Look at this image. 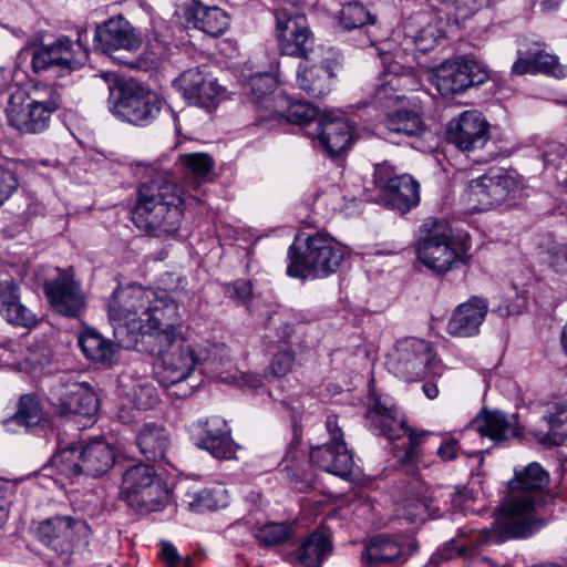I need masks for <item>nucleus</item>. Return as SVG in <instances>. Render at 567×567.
I'll list each match as a JSON object with an SVG mask.
<instances>
[{
    "mask_svg": "<svg viewBox=\"0 0 567 567\" xmlns=\"http://www.w3.org/2000/svg\"><path fill=\"white\" fill-rule=\"evenodd\" d=\"M347 255L346 248L330 235L316 233L307 237L305 248L291 245L287 274L295 278H324L337 271Z\"/></svg>",
    "mask_w": 567,
    "mask_h": 567,
    "instance_id": "5",
    "label": "nucleus"
},
{
    "mask_svg": "<svg viewBox=\"0 0 567 567\" xmlns=\"http://www.w3.org/2000/svg\"><path fill=\"white\" fill-rule=\"evenodd\" d=\"M31 65L34 72L53 68L48 45H39L32 50Z\"/></svg>",
    "mask_w": 567,
    "mask_h": 567,
    "instance_id": "56",
    "label": "nucleus"
},
{
    "mask_svg": "<svg viewBox=\"0 0 567 567\" xmlns=\"http://www.w3.org/2000/svg\"><path fill=\"white\" fill-rule=\"evenodd\" d=\"M415 549L414 540L399 544L390 537H373L362 550L361 564L364 567H395L406 561Z\"/></svg>",
    "mask_w": 567,
    "mask_h": 567,
    "instance_id": "22",
    "label": "nucleus"
},
{
    "mask_svg": "<svg viewBox=\"0 0 567 567\" xmlns=\"http://www.w3.org/2000/svg\"><path fill=\"white\" fill-rule=\"evenodd\" d=\"M386 365L391 373L406 382H417L430 374H437L440 368L431 344L417 338L398 341L388 357Z\"/></svg>",
    "mask_w": 567,
    "mask_h": 567,
    "instance_id": "8",
    "label": "nucleus"
},
{
    "mask_svg": "<svg viewBox=\"0 0 567 567\" xmlns=\"http://www.w3.org/2000/svg\"><path fill=\"white\" fill-rule=\"evenodd\" d=\"M396 175H394V168L388 164L382 163L378 164L374 169V183L383 188V193L385 192V187H388L392 179H394Z\"/></svg>",
    "mask_w": 567,
    "mask_h": 567,
    "instance_id": "59",
    "label": "nucleus"
},
{
    "mask_svg": "<svg viewBox=\"0 0 567 567\" xmlns=\"http://www.w3.org/2000/svg\"><path fill=\"white\" fill-rule=\"evenodd\" d=\"M78 343L87 360L102 365H111L116 359L117 348L121 347L93 329L82 331Z\"/></svg>",
    "mask_w": 567,
    "mask_h": 567,
    "instance_id": "32",
    "label": "nucleus"
},
{
    "mask_svg": "<svg viewBox=\"0 0 567 567\" xmlns=\"http://www.w3.org/2000/svg\"><path fill=\"white\" fill-rule=\"evenodd\" d=\"M417 259L432 271L442 275L464 262V250L453 239L446 220H435L416 246Z\"/></svg>",
    "mask_w": 567,
    "mask_h": 567,
    "instance_id": "7",
    "label": "nucleus"
},
{
    "mask_svg": "<svg viewBox=\"0 0 567 567\" xmlns=\"http://www.w3.org/2000/svg\"><path fill=\"white\" fill-rule=\"evenodd\" d=\"M161 558L167 567H188V560L168 542L161 543Z\"/></svg>",
    "mask_w": 567,
    "mask_h": 567,
    "instance_id": "55",
    "label": "nucleus"
},
{
    "mask_svg": "<svg viewBox=\"0 0 567 567\" xmlns=\"http://www.w3.org/2000/svg\"><path fill=\"white\" fill-rule=\"evenodd\" d=\"M275 16L276 39L280 53L306 59L313 44L306 16L292 3L276 9Z\"/></svg>",
    "mask_w": 567,
    "mask_h": 567,
    "instance_id": "11",
    "label": "nucleus"
},
{
    "mask_svg": "<svg viewBox=\"0 0 567 567\" xmlns=\"http://www.w3.org/2000/svg\"><path fill=\"white\" fill-rule=\"evenodd\" d=\"M259 545L265 547L278 546L289 539L292 535L291 528L282 523H268L254 532Z\"/></svg>",
    "mask_w": 567,
    "mask_h": 567,
    "instance_id": "46",
    "label": "nucleus"
},
{
    "mask_svg": "<svg viewBox=\"0 0 567 567\" xmlns=\"http://www.w3.org/2000/svg\"><path fill=\"white\" fill-rule=\"evenodd\" d=\"M295 367V355L290 350L278 351L271 359L269 373L275 378H282L290 373Z\"/></svg>",
    "mask_w": 567,
    "mask_h": 567,
    "instance_id": "53",
    "label": "nucleus"
},
{
    "mask_svg": "<svg viewBox=\"0 0 567 567\" xmlns=\"http://www.w3.org/2000/svg\"><path fill=\"white\" fill-rule=\"evenodd\" d=\"M468 429L495 442L506 441L520 434L516 417L513 415L509 419L498 410H482Z\"/></svg>",
    "mask_w": 567,
    "mask_h": 567,
    "instance_id": "25",
    "label": "nucleus"
},
{
    "mask_svg": "<svg viewBox=\"0 0 567 567\" xmlns=\"http://www.w3.org/2000/svg\"><path fill=\"white\" fill-rule=\"evenodd\" d=\"M39 539L58 554L72 553L76 545L87 543L90 527L71 516H54L39 524Z\"/></svg>",
    "mask_w": 567,
    "mask_h": 567,
    "instance_id": "17",
    "label": "nucleus"
},
{
    "mask_svg": "<svg viewBox=\"0 0 567 567\" xmlns=\"http://www.w3.org/2000/svg\"><path fill=\"white\" fill-rule=\"evenodd\" d=\"M434 503L431 496L409 497L400 508V516L412 524L423 523L430 517L439 516L440 506Z\"/></svg>",
    "mask_w": 567,
    "mask_h": 567,
    "instance_id": "42",
    "label": "nucleus"
},
{
    "mask_svg": "<svg viewBox=\"0 0 567 567\" xmlns=\"http://www.w3.org/2000/svg\"><path fill=\"white\" fill-rule=\"evenodd\" d=\"M61 105L59 91L45 83L29 87H16L9 93L4 107L10 126L24 134L45 131L52 114Z\"/></svg>",
    "mask_w": 567,
    "mask_h": 567,
    "instance_id": "3",
    "label": "nucleus"
},
{
    "mask_svg": "<svg viewBox=\"0 0 567 567\" xmlns=\"http://www.w3.org/2000/svg\"><path fill=\"white\" fill-rule=\"evenodd\" d=\"M333 76L329 63H312L306 58L298 66L296 82L309 96L320 99L331 92Z\"/></svg>",
    "mask_w": 567,
    "mask_h": 567,
    "instance_id": "27",
    "label": "nucleus"
},
{
    "mask_svg": "<svg viewBox=\"0 0 567 567\" xmlns=\"http://www.w3.org/2000/svg\"><path fill=\"white\" fill-rule=\"evenodd\" d=\"M93 80L95 85H99L103 82L109 92H112L113 89L117 85V76L113 72L96 74L93 76Z\"/></svg>",
    "mask_w": 567,
    "mask_h": 567,
    "instance_id": "62",
    "label": "nucleus"
},
{
    "mask_svg": "<svg viewBox=\"0 0 567 567\" xmlns=\"http://www.w3.org/2000/svg\"><path fill=\"white\" fill-rule=\"evenodd\" d=\"M375 22L377 17L357 1L344 4L339 14V23L344 30L364 29Z\"/></svg>",
    "mask_w": 567,
    "mask_h": 567,
    "instance_id": "43",
    "label": "nucleus"
},
{
    "mask_svg": "<svg viewBox=\"0 0 567 567\" xmlns=\"http://www.w3.org/2000/svg\"><path fill=\"white\" fill-rule=\"evenodd\" d=\"M182 190L167 173H157L138 188L132 212L134 225L148 235L175 234L183 217Z\"/></svg>",
    "mask_w": 567,
    "mask_h": 567,
    "instance_id": "2",
    "label": "nucleus"
},
{
    "mask_svg": "<svg viewBox=\"0 0 567 567\" xmlns=\"http://www.w3.org/2000/svg\"><path fill=\"white\" fill-rule=\"evenodd\" d=\"M528 54L534 55L536 73L551 74L555 78H565L566 70L558 58L543 50L528 48Z\"/></svg>",
    "mask_w": 567,
    "mask_h": 567,
    "instance_id": "49",
    "label": "nucleus"
},
{
    "mask_svg": "<svg viewBox=\"0 0 567 567\" xmlns=\"http://www.w3.org/2000/svg\"><path fill=\"white\" fill-rule=\"evenodd\" d=\"M59 165H60V163L56 159H53V161L43 159V161L33 162L32 167L38 173L44 174L43 168H47V167L58 168Z\"/></svg>",
    "mask_w": 567,
    "mask_h": 567,
    "instance_id": "63",
    "label": "nucleus"
},
{
    "mask_svg": "<svg viewBox=\"0 0 567 567\" xmlns=\"http://www.w3.org/2000/svg\"><path fill=\"white\" fill-rule=\"evenodd\" d=\"M0 313L12 324L33 327L37 316L21 302L20 287L11 277L0 280Z\"/></svg>",
    "mask_w": 567,
    "mask_h": 567,
    "instance_id": "26",
    "label": "nucleus"
},
{
    "mask_svg": "<svg viewBox=\"0 0 567 567\" xmlns=\"http://www.w3.org/2000/svg\"><path fill=\"white\" fill-rule=\"evenodd\" d=\"M185 17L195 28L212 37L221 35L229 27L228 14L217 7H207L199 1L192 2Z\"/></svg>",
    "mask_w": 567,
    "mask_h": 567,
    "instance_id": "30",
    "label": "nucleus"
},
{
    "mask_svg": "<svg viewBox=\"0 0 567 567\" xmlns=\"http://www.w3.org/2000/svg\"><path fill=\"white\" fill-rule=\"evenodd\" d=\"M162 363L157 371L159 383L177 399L189 396L198 383L194 380L196 369L205 360L203 353L192 344L183 342L171 351L161 352Z\"/></svg>",
    "mask_w": 567,
    "mask_h": 567,
    "instance_id": "6",
    "label": "nucleus"
},
{
    "mask_svg": "<svg viewBox=\"0 0 567 567\" xmlns=\"http://www.w3.org/2000/svg\"><path fill=\"white\" fill-rule=\"evenodd\" d=\"M384 196L394 209L404 214L420 202L419 183L411 175H398L385 187Z\"/></svg>",
    "mask_w": 567,
    "mask_h": 567,
    "instance_id": "34",
    "label": "nucleus"
},
{
    "mask_svg": "<svg viewBox=\"0 0 567 567\" xmlns=\"http://www.w3.org/2000/svg\"><path fill=\"white\" fill-rule=\"evenodd\" d=\"M121 491L147 511L157 509L167 499V491L155 471L146 464L133 465L123 473Z\"/></svg>",
    "mask_w": 567,
    "mask_h": 567,
    "instance_id": "16",
    "label": "nucleus"
},
{
    "mask_svg": "<svg viewBox=\"0 0 567 567\" xmlns=\"http://www.w3.org/2000/svg\"><path fill=\"white\" fill-rule=\"evenodd\" d=\"M367 419L373 431L390 441L400 439L406 434L408 444L403 451H396L395 456L403 464L413 463L417 460V447L424 442V439L430 435V432H416L412 429H406L404 417L400 414L398 409L388 406L380 401L375 402L373 406L369 409Z\"/></svg>",
    "mask_w": 567,
    "mask_h": 567,
    "instance_id": "9",
    "label": "nucleus"
},
{
    "mask_svg": "<svg viewBox=\"0 0 567 567\" xmlns=\"http://www.w3.org/2000/svg\"><path fill=\"white\" fill-rule=\"evenodd\" d=\"M548 431L536 433L538 442L544 446H558L567 441V408L557 406L556 411L545 416Z\"/></svg>",
    "mask_w": 567,
    "mask_h": 567,
    "instance_id": "41",
    "label": "nucleus"
},
{
    "mask_svg": "<svg viewBox=\"0 0 567 567\" xmlns=\"http://www.w3.org/2000/svg\"><path fill=\"white\" fill-rule=\"evenodd\" d=\"M447 137L461 151L482 148L489 140V125L481 112L465 111L449 122Z\"/></svg>",
    "mask_w": 567,
    "mask_h": 567,
    "instance_id": "21",
    "label": "nucleus"
},
{
    "mask_svg": "<svg viewBox=\"0 0 567 567\" xmlns=\"http://www.w3.org/2000/svg\"><path fill=\"white\" fill-rule=\"evenodd\" d=\"M517 189L518 181L512 173L493 169L468 184L467 203L473 210H486L513 197Z\"/></svg>",
    "mask_w": 567,
    "mask_h": 567,
    "instance_id": "13",
    "label": "nucleus"
},
{
    "mask_svg": "<svg viewBox=\"0 0 567 567\" xmlns=\"http://www.w3.org/2000/svg\"><path fill=\"white\" fill-rule=\"evenodd\" d=\"M132 402L141 410L153 409L159 401L158 392L154 384L141 382L130 393Z\"/></svg>",
    "mask_w": 567,
    "mask_h": 567,
    "instance_id": "50",
    "label": "nucleus"
},
{
    "mask_svg": "<svg viewBox=\"0 0 567 567\" xmlns=\"http://www.w3.org/2000/svg\"><path fill=\"white\" fill-rule=\"evenodd\" d=\"M19 179L14 171L0 165V207L18 190Z\"/></svg>",
    "mask_w": 567,
    "mask_h": 567,
    "instance_id": "52",
    "label": "nucleus"
},
{
    "mask_svg": "<svg viewBox=\"0 0 567 567\" xmlns=\"http://www.w3.org/2000/svg\"><path fill=\"white\" fill-rule=\"evenodd\" d=\"M177 83L185 99L208 111L214 110L225 95L224 87L206 65L184 71Z\"/></svg>",
    "mask_w": 567,
    "mask_h": 567,
    "instance_id": "18",
    "label": "nucleus"
},
{
    "mask_svg": "<svg viewBox=\"0 0 567 567\" xmlns=\"http://www.w3.org/2000/svg\"><path fill=\"white\" fill-rule=\"evenodd\" d=\"M518 59L512 65V73L516 75H524L527 73H536L534 55L528 54V49L523 52L518 51Z\"/></svg>",
    "mask_w": 567,
    "mask_h": 567,
    "instance_id": "57",
    "label": "nucleus"
},
{
    "mask_svg": "<svg viewBox=\"0 0 567 567\" xmlns=\"http://www.w3.org/2000/svg\"><path fill=\"white\" fill-rule=\"evenodd\" d=\"M549 483V474L533 462L516 471L508 483V495L501 505L494 527L486 532V540L502 543L511 538H525L540 524L534 519L536 503Z\"/></svg>",
    "mask_w": 567,
    "mask_h": 567,
    "instance_id": "1",
    "label": "nucleus"
},
{
    "mask_svg": "<svg viewBox=\"0 0 567 567\" xmlns=\"http://www.w3.org/2000/svg\"><path fill=\"white\" fill-rule=\"evenodd\" d=\"M220 498L217 492L212 488L196 489L186 487L183 503L190 512L204 513L206 511H215L219 506Z\"/></svg>",
    "mask_w": 567,
    "mask_h": 567,
    "instance_id": "45",
    "label": "nucleus"
},
{
    "mask_svg": "<svg viewBox=\"0 0 567 567\" xmlns=\"http://www.w3.org/2000/svg\"><path fill=\"white\" fill-rule=\"evenodd\" d=\"M181 163L196 179L204 178L214 167V161L207 153H190L179 156Z\"/></svg>",
    "mask_w": 567,
    "mask_h": 567,
    "instance_id": "48",
    "label": "nucleus"
},
{
    "mask_svg": "<svg viewBox=\"0 0 567 567\" xmlns=\"http://www.w3.org/2000/svg\"><path fill=\"white\" fill-rule=\"evenodd\" d=\"M549 267L560 274L567 271V245H555L547 251Z\"/></svg>",
    "mask_w": 567,
    "mask_h": 567,
    "instance_id": "54",
    "label": "nucleus"
},
{
    "mask_svg": "<svg viewBox=\"0 0 567 567\" xmlns=\"http://www.w3.org/2000/svg\"><path fill=\"white\" fill-rule=\"evenodd\" d=\"M330 551L329 537L323 533L315 532L297 549L296 559L302 567H320Z\"/></svg>",
    "mask_w": 567,
    "mask_h": 567,
    "instance_id": "37",
    "label": "nucleus"
},
{
    "mask_svg": "<svg viewBox=\"0 0 567 567\" xmlns=\"http://www.w3.org/2000/svg\"><path fill=\"white\" fill-rule=\"evenodd\" d=\"M115 458L114 447L103 439H94L80 449L83 474L93 477L106 474Z\"/></svg>",
    "mask_w": 567,
    "mask_h": 567,
    "instance_id": "29",
    "label": "nucleus"
},
{
    "mask_svg": "<svg viewBox=\"0 0 567 567\" xmlns=\"http://www.w3.org/2000/svg\"><path fill=\"white\" fill-rule=\"evenodd\" d=\"M182 324L178 305L154 291L150 309L141 321V339L144 336L153 338L158 346V352H162L172 347L181 336Z\"/></svg>",
    "mask_w": 567,
    "mask_h": 567,
    "instance_id": "10",
    "label": "nucleus"
},
{
    "mask_svg": "<svg viewBox=\"0 0 567 567\" xmlns=\"http://www.w3.org/2000/svg\"><path fill=\"white\" fill-rule=\"evenodd\" d=\"M409 81V78L398 75L394 71H391L384 75L382 84L375 90V100L381 105L399 101L401 95L398 94V91L405 86Z\"/></svg>",
    "mask_w": 567,
    "mask_h": 567,
    "instance_id": "47",
    "label": "nucleus"
},
{
    "mask_svg": "<svg viewBox=\"0 0 567 567\" xmlns=\"http://www.w3.org/2000/svg\"><path fill=\"white\" fill-rule=\"evenodd\" d=\"M120 96L114 104V113L135 125H147L157 117L162 100L157 93L134 83L118 87Z\"/></svg>",
    "mask_w": 567,
    "mask_h": 567,
    "instance_id": "14",
    "label": "nucleus"
},
{
    "mask_svg": "<svg viewBox=\"0 0 567 567\" xmlns=\"http://www.w3.org/2000/svg\"><path fill=\"white\" fill-rule=\"evenodd\" d=\"M43 289L51 306L60 315L76 318L84 311L85 296L70 271H60L55 278L45 281Z\"/></svg>",
    "mask_w": 567,
    "mask_h": 567,
    "instance_id": "20",
    "label": "nucleus"
},
{
    "mask_svg": "<svg viewBox=\"0 0 567 567\" xmlns=\"http://www.w3.org/2000/svg\"><path fill=\"white\" fill-rule=\"evenodd\" d=\"M49 402L54 412L61 416H79L94 421L99 409L95 392L85 382H66L53 386Z\"/></svg>",
    "mask_w": 567,
    "mask_h": 567,
    "instance_id": "15",
    "label": "nucleus"
},
{
    "mask_svg": "<svg viewBox=\"0 0 567 567\" xmlns=\"http://www.w3.org/2000/svg\"><path fill=\"white\" fill-rule=\"evenodd\" d=\"M318 137L321 145L331 155H339L350 147L353 140V128L346 118L323 117L317 122L316 132L309 133Z\"/></svg>",
    "mask_w": 567,
    "mask_h": 567,
    "instance_id": "28",
    "label": "nucleus"
},
{
    "mask_svg": "<svg viewBox=\"0 0 567 567\" xmlns=\"http://www.w3.org/2000/svg\"><path fill=\"white\" fill-rule=\"evenodd\" d=\"M54 462L60 468V472L64 475L73 476L83 474L79 447L63 450L54 457Z\"/></svg>",
    "mask_w": 567,
    "mask_h": 567,
    "instance_id": "51",
    "label": "nucleus"
},
{
    "mask_svg": "<svg viewBox=\"0 0 567 567\" xmlns=\"http://www.w3.org/2000/svg\"><path fill=\"white\" fill-rule=\"evenodd\" d=\"M488 311L487 300L472 297L461 303L447 322V332L454 337H472L478 332Z\"/></svg>",
    "mask_w": 567,
    "mask_h": 567,
    "instance_id": "24",
    "label": "nucleus"
},
{
    "mask_svg": "<svg viewBox=\"0 0 567 567\" xmlns=\"http://www.w3.org/2000/svg\"><path fill=\"white\" fill-rule=\"evenodd\" d=\"M280 466L288 475L297 481L305 482L306 487H309L310 477L307 470L310 467V464L305 453L300 451L298 442L293 441L289 445Z\"/></svg>",
    "mask_w": 567,
    "mask_h": 567,
    "instance_id": "44",
    "label": "nucleus"
},
{
    "mask_svg": "<svg viewBox=\"0 0 567 567\" xmlns=\"http://www.w3.org/2000/svg\"><path fill=\"white\" fill-rule=\"evenodd\" d=\"M489 78L484 64L475 60H449L435 68L431 82L443 96L464 92L471 86L480 85Z\"/></svg>",
    "mask_w": 567,
    "mask_h": 567,
    "instance_id": "12",
    "label": "nucleus"
},
{
    "mask_svg": "<svg viewBox=\"0 0 567 567\" xmlns=\"http://www.w3.org/2000/svg\"><path fill=\"white\" fill-rule=\"evenodd\" d=\"M272 118H286L290 123L307 125L317 120V109L308 102L291 101L288 96H278Z\"/></svg>",
    "mask_w": 567,
    "mask_h": 567,
    "instance_id": "38",
    "label": "nucleus"
},
{
    "mask_svg": "<svg viewBox=\"0 0 567 567\" xmlns=\"http://www.w3.org/2000/svg\"><path fill=\"white\" fill-rule=\"evenodd\" d=\"M327 429L330 443L312 447L310 460L322 470L338 476H347L353 466V458L343 441V434L334 416H328Z\"/></svg>",
    "mask_w": 567,
    "mask_h": 567,
    "instance_id": "19",
    "label": "nucleus"
},
{
    "mask_svg": "<svg viewBox=\"0 0 567 567\" xmlns=\"http://www.w3.org/2000/svg\"><path fill=\"white\" fill-rule=\"evenodd\" d=\"M437 43V37L434 34V28L427 25L422 29L417 37L415 38V45L419 51L427 52L432 50Z\"/></svg>",
    "mask_w": 567,
    "mask_h": 567,
    "instance_id": "58",
    "label": "nucleus"
},
{
    "mask_svg": "<svg viewBox=\"0 0 567 567\" xmlns=\"http://www.w3.org/2000/svg\"><path fill=\"white\" fill-rule=\"evenodd\" d=\"M244 385L252 389H257L261 385V378L255 374H244L243 375Z\"/></svg>",
    "mask_w": 567,
    "mask_h": 567,
    "instance_id": "64",
    "label": "nucleus"
},
{
    "mask_svg": "<svg viewBox=\"0 0 567 567\" xmlns=\"http://www.w3.org/2000/svg\"><path fill=\"white\" fill-rule=\"evenodd\" d=\"M42 408L38 398L32 394H24L19 399L16 413L2 423L8 430H13V425L29 429L38 425L42 420Z\"/></svg>",
    "mask_w": 567,
    "mask_h": 567,
    "instance_id": "39",
    "label": "nucleus"
},
{
    "mask_svg": "<svg viewBox=\"0 0 567 567\" xmlns=\"http://www.w3.org/2000/svg\"><path fill=\"white\" fill-rule=\"evenodd\" d=\"M202 437L198 445L208 451L216 458H229L233 455V447L226 429V422L217 416H213L204 422H199Z\"/></svg>",
    "mask_w": 567,
    "mask_h": 567,
    "instance_id": "31",
    "label": "nucleus"
},
{
    "mask_svg": "<svg viewBox=\"0 0 567 567\" xmlns=\"http://www.w3.org/2000/svg\"><path fill=\"white\" fill-rule=\"evenodd\" d=\"M136 444L148 461H161L171 445V434L162 424L147 423L138 431Z\"/></svg>",
    "mask_w": 567,
    "mask_h": 567,
    "instance_id": "33",
    "label": "nucleus"
},
{
    "mask_svg": "<svg viewBox=\"0 0 567 567\" xmlns=\"http://www.w3.org/2000/svg\"><path fill=\"white\" fill-rule=\"evenodd\" d=\"M385 125L391 132L408 136H419L426 128L425 123L415 110H398L389 113Z\"/></svg>",
    "mask_w": 567,
    "mask_h": 567,
    "instance_id": "40",
    "label": "nucleus"
},
{
    "mask_svg": "<svg viewBox=\"0 0 567 567\" xmlns=\"http://www.w3.org/2000/svg\"><path fill=\"white\" fill-rule=\"evenodd\" d=\"M154 290L132 284L117 288L107 303L113 336L125 349H134L141 340V321L150 309Z\"/></svg>",
    "mask_w": 567,
    "mask_h": 567,
    "instance_id": "4",
    "label": "nucleus"
},
{
    "mask_svg": "<svg viewBox=\"0 0 567 567\" xmlns=\"http://www.w3.org/2000/svg\"><path fill=\"white\" fill-rule=\"evenodd\" d=\"M52 65L66 70H76L87 60V51L81 40L73 42L66 37H60L48 44Z\"/></svg>",
    "mask_w": 567,
    "mask_h": 567,
    "instance_id": "35",
    "label": "nucleus"
},
{
    "mask_svg": "<svg viewBox=\"0 0 567 567\" xmlns=\"http://www.w3.org/2000/svg\"><path fill=\"white\" fill-rule=\"evenodd\" d=\"M458 442L454 437H446L437 449V455L443 461H453L457 457Z\"/></svg>",
    "mask_w": 567,
    "mask_h": 567,
    "instance_id": "60",
    "label": "nucleus"
},
{
    "mask_svg": "<svg viewBox=\"0 0 567 567\" xmlns=\"http://www.w3.org/2000/svg\"><path fill=\"white\" fill-rule=\"evenodd\" d=\"M231 289H233L234 296L243 301L248 300L252 293L250 281L245 280V279L236 280L233 284Z\"/></svg>",
    "mask_w": 567,
    "mask_h": 567,
    "instance_id": "61",
    "label": "nucleus"
},
{
    "mask_svg": "<svg viewBox=\"0 0 567 567\" xmlns=\"http://www.w3.org/2000/svg\"><path fill=\"white\" fill-rule=\"evenodd\" d=\"M247 87L250 101L256 105H260L267 112V114L260 115V117L265 121L272 118L276 109L274 100H277L278 96H284L282 94L274 95L277 87L276 79L270 74H255L249 79Z\"/></svg>",
    "mask_w": 567,
    "mask_h": 567,
    "instance_id": "36",
    "label": "nucleus"
},
{
    "mask_svg": "<svg viewBox=\"0 0 567 567\" xmlns=\"http://www.w3.org/2000/svg\"><path fill=\"white\" fill-rule=\"evenodd\" d=\"M95 41L105 52L115 50H136L141 44L134 28L122 17L111 18L95 31Z\"/></svg>",
    "mask_w": 567,
    "mask_h": 567,
    "instance_id": "23",
    "label": "nucleus"
}]
</instances>
